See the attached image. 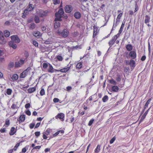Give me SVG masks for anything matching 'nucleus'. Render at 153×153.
Masks as SVG:
<instances>
[{
    "label": "nucleus",
    "instance_id": "51",
    "mask_svg": "<svg viewBox=\"0 0 153 153\" xmlns=\"http://www.w3.org/2000/svg\"><path fill=\"white\" fill-rule=\"evenodd\" d=\"M151 101V99H149L148 100L146 103L145 104V108H146V107H147L148 105V104H149V102H150Z\"/></svg>",
    "mask_w": 153,
    "mask_h": 153
},
{
    "label": "nucleus",
    "instance_id": "62",
    "mask_svg": "<svg viewBox=\"0 0 153 153\" xmlns=\"http://www.w3.org/2000/svg\"><path fill=\"white\" fill-rule=\"evenodd\" d=\"M33 20L32 18L28 19L27 20V23H29L32 22L33 21Z\"/></svg>",
    "mask_w": 153,
    "mask_h": 153
},
{
    "label": "nucleus",
    "instance_id": "12",
    "mask_svg": "<svg viewBox=\"0 0 153 153\" xmlns=\"http://www.w3.org/2000/svg\"><path fill=\"white\" fill-rule=\"evenodd\" d=\"M15 43L12 41H10L9 42V45L13 49H16L17 47V45Z\"/></svg>",
    "mask_w": 153,
    "mask_h": 153
},
{
    "label": "nucleus",
    "instance_id": "63",
    "mask_svg": "<svg viewBox=\"0 0 153 153\" xmlns=\"http://www.w3.org/2000/svg\"><path fill=\"white\" fill-rule=\"evenodd\" d=\"M7 42V41L4 39H3L2 40V44H4Z\"/></svg>",
    "mask_w": 153,
    "mask_h": 153
},
{
    "label": "nucleus",
    "instance_id": "14",
    "mask_svg": "<svg viewBox=\"0 0 153 153\" xmlns=\"http://www.w3.org/2000/svg\"><path fill=\"white\" fill-rule=\"evenodd\" d=\"M48 71L51 73H53L54 72V69L52 65L50 64L49 65Z\"/></svg>",
    "mask_w": 153,
    "mask_h": 153
},
{
    "label": "nucleus",
    "instance_id": "61",
    "mask_svg": "<svg viewBox=\"0 0 153 153\" xmlns=\"http://www.w3.org/2000/svg\"><path fill=\"white\" fill-rule=\"evenodd\" d=\"M72 89L71 87V86H68L66 88L67 90L68 91H70Z\"/></svg>",
    "mask_w": 153,
    "mask_h": 153
},
{
    "label": "nucleus",
    "instance_id": "35",
    "mask_svg": "<svg viewBox=\"0 0 153 153\" xmlns=\"http://www.w3.org/2000/svg\"><path fill=\"white\" fill-rule=\"evenodd\" d=\"M150 19V18L148 16H146L145 17V22L146 23H147L149 21V20Z\"/></svg>",
    "mask_w": 153,
    "mask_h": 153
},
{
    "label": "nucleus",
    "instance_id": "9",
    "mask_svg": "<svg viewBox=\"0 0 153 153\" xmlns=\"http://www.w3.org/2000/svg\"><path fill=\"white\" fill-rule=\"evenodd\" d=\"M64 114L62 113L58 114L55 116V118L56 119L59 118L62 121H63L64 120Z\"/></svg>",
    "mask_w": 153,
    "mask_h": 153
},
{
    "label": "nucleus",
    "instance_id": "37",
    "mask_svg": "<svg viewBox=\"0 0 153 153\" xmlns=\"http://www.w3.org/2000/svg\"><path fill=\"white\" fill-rule=\"evenodd\" d=\"M35 27V25L34 23H31L30 24V28L31 29H33Z\"/></svg>",
    "mask_w": 153,
    "mask_h": 153
},
{
    "label": "nucleus",
    "instance_id": "57",
    "mask_svg": "<svg viewBox=\"0 0 153 153\" xmlns=\"http://www.w3.org/2000/svg\"><path fill=\"white\" fill-rule=\"evenodd\" d=\"M41 148V146H36L35 147H34L33 149H33H39Z\"/></svg>",
    "mask_w": 153,
    "mask_h": 153
},
{
    "label": "nucleus",
    "instance_id": "30",
    "mask_svg": "<svg viewBox=\"0 0 153 153\" xmlns=\"http://www.w3.org/2000/svg\"><path fill=\"white\" fill-rule=\"evenodd\" d=\"M34 8V7H33V5L32 4H29L27 8L29 11H30L32 10Z\"/></svg>",
    "mask_w": 153,
    "mask_h": 153
},
{
    "label": "nucleus",
    "instance_id": "2",
    "mask_svg": "<svg viewBox=\"0 0 153 153\" xmlns=\"http://www.w3.org/2000/svg\"><path fill=\"white\" fill-rule=\"evenodd\" d=\"M64 13V12L63 9L62 8L59 9L58 12L55 13V20H57L59 21H61L62 20L61 18Z\"/></svg>",
    "mask_w": 153,
    "mask_h": 153
},
{
    "label": "nucleus",
    "instance_id": "25",
    "mask_svg": "<svg viewBox=\"0 0 153 153\" xmlns=\"http://www.w3.org/2000/svg\"><path fill=\"white\" fill-rule=\"evenodd\" d=\"M33 35L35 37H38L41 36V34L39 31L34 32Z\"/></svg>",
    "mask_w": 153,
    "mask_h": 153
},
{
    "label": "nucleus",
    "instance_id": "27",
    "mask_svg": "<svg viewBox=\"0 0 153 153\" xmlns=\"http://www.w3.org/2000/svg\"><path fill=\"white\" fill-rule=\"evenodd\" d=\"M18 78V76L16 74H14L12 77V79L13 80H16Z\"/></svg>",
    "mask_w": 153,
    "mask_h": 153
},
{
    "label": "nucleus",
    "instance_id": "59",
    "mask_svg": "<svg viewBox=\"0 0 153 153\" xmlns=\"http://www.w3.org/2000/svg\"><path fill=\"white\" fill-rule=\"evenodd\" d=\"M30 106V103H28L26 104L25 106V107L26 108H29Z\"/></svg>",
    "mask_w": 153,
    "mask_h": 153
},
{
    "label": "nucleus",
    "instance_id": "60",
    "mask_svg": "<svg viewBox=\"0 0 153 153\" xmlns=\"http://www.w3.org/2000/svg\"><path fill=\"white\" fill-rule=\"evenodd\" d=\"M25 113L28 115L30 116L31 115V112L29 110L26 111Z\"/></svg>",
    "mask_w": 153,
    "mask_h": 153
},
{
    "label": "nucleus",
    "instance_id": "40",
    "mask_svg": "<svg viewBox=\"0 0 153 153\" xmlns=\"http://www.w3.org/2000/svg\"><path fill=\"white\" fill-rule=\"evenodd\" d=\"M94 121V119H92L88 123V125L89 126H91L92 123H93Z\"/></svg>",
    "mask_w": 153,
    "mask_h": 153
},
{
    "label": "nucleus",
    "instance_id": "39",
    "mask_svg": "<svg viewBox=\"0 0 153 153\" xmlns=\"http://www.w3.org/2000/svg\"><path fill=\"white\" fill-rule=\"evenodd\" d=\"M40 94L41 96H43L45 94V91L44 89L42 88L40 92Z\"/></svg>",
    "mask_w": 153,
    "mask_h": 153
},
{
    "label": "nucleus",
    "instance_id": "11",
    "mask_svg": "<svg viewBox=\"0 0 153 153\" xmlns=\"http://www.w3.org/2000/svg\"><path fill=\"white\" fill-rule=\"evenodd\" d=\"M25 116L24 114H22L20 116L19 118L17 119V120L19 121V123H22L25 120Z\"/></svg>",
    "mask_w": 153,
    "mask_h": 153
},
{
    "label": "nucleus",
    "instance_id": "42",
    "mask_svg": "<svg viewBox=\"0 0 153 153\" xmlns=\"http://www.w3.org/2000/svg\"><path fill=\"white\" fill-rule=\"evenodd\" d=\"M19 145L20 143H18L16 145L13 149L14 151H15L16 150L17 148L19 147Z\"/></svg>",
    "mask_w": 153,
    "mask_h": 153
},
{
    "label": "nucleus",
    "instance_id": "45",
    "mask_svg": "<svg viewBox=\"0 0 153 153\" xmlns=\"http://www.w3.org/2000/svg\"><path fill=\"white\" fill-rule=\"evenodd\" d=\"M50 130L49 129H48L44 133H45L46 135H48L50 133Z\"/></svg>",
    "mask_w": 153,
    "mask_h": 153
},
{
    "label": "nucleus",
    "instance_id": "19",
    "mask_svg": "<svg viewBox=\"0 0 153 153\" xmlns=\"http://www.w3.org/2000/svg\"><path fill=\"white\" fill-rule=\"evenodd\" d=\"M36 87H33L32 88H29L28 90V93H31L36 90Z\"/></svg>",
    "mask_w": 153,
    "mask_h": 153
},
{
    "label": "nucleus",
    "instance_id": "20",
    "mask_svg": "<svg viewBox=\"0 0 153 153\" xmlns=\"http://www.w3.org/2000/svg\"><path fill=\"white\" fill-rule=\"evenodd\" d=\"M74 16L76 18L79 19L81 17V14L79 12H76L74 14Z\"/></svg>",
    "mask_w": 153,
    "mask_h": 153
},
{
    "label": "nucleus",
    "instance_id": "21",
    "mask_svg": "<svg viewBox=\"0 0 153 153\" xmlns=\"http://www.w3.org/2000/svg\"><path fill=\"white\" fill-rule=\"evenodd\" d=\"M55 21L54 23V26L55 28H57L59 27L60 26V23L57 21H59L58 20H55Z\"/></svg>",
    "mask_w": 153,
    "mask_h": 153
},
{
    "label": "nucleus",
    "instance_id": "8",
    "mask_svg": "<svg viewBox=\"0 0 153 153\" xmlns=\"http://www.w3.org/2000/svg\"><path fill=\"white\" fill-rule=\"evenodd\" d=\"M65 9L66 13H69L72 10L73 7L71 5H67L65 7Z\"/></svg>",
    "mask_w": 153,
    "mask_h": 153
},
{
    "label": "nucleus",
    "instance_id": "50",
    "mask_svg": "<svg viewBox=\"0 0 153 153\" xmlns=\"http://www.w3.org/2000/svg\"><path fill=\"white\" fill-rule=\"evenodd\" d=\"M115 140V138L114 137L110 141V144H112L113 143Z\"/></svg>",
    "mask_w": 153,
    "mask_h": 153
},
{
    "label": "nucleus",
    "instance_id": "53",
    "mask_svg": "<svg viewBox=\"0 0 153 153\" xmlns=\"http://www.w3.org/2000/svg\"><path fill=\"white\" fill-rule=\"evenodd\" d=\"M123 14V13H120V14H119L117 17V19H120L122 15Z\"/></svg>",
    "mask_w": 153,
    "mask_h": 153
},
{
    "label": "nucleus",
    "instance_id": "54",
    "mask_svg": "<svg viewBox=\"0 0 153 153\" xmlns=\"http://www.w3.org/2000/svg\"><path fill=\"white\" fill-rule=\"evenodd\" d=\"M10 124L9 120L8 119H6L5 122V124L6 125H9Z\"/></svg>",
    "mask_w": 153,
    "mask_h": 153
},
{
    "label": "nucleus",
    "instance_id": "52",
    "mask_svg": "<svg viewBox=\"0 0 153 153\" xmlns=\"http://www.w3.org/2000/svg\"><path fill=\"white\" fill-rule=\"evenodd\" d=\"M3 38V33L1 31H0V39H2Z\"/></svg>",
    "mask_w": 153,
    "mask_h": 153
},
{
    "label": "nucleus",
    "instance_id": "48",
    "mask_svg": "<svg viewBox=\"0 0 153 153\" xmlns=\"http://www.w3.org/2000/svg\"><path fill=\"white\" fill-rule=\"evenodd\" d=\"M114 24H113V26L112 30H111V33H111L112 32V31L113 30H114L115 28H116V27L117 26V25H114Z\"/></svg>",
    "mask_w": 153,
    "mask_h": 153
},
{
    "label": "nucleus",
    "instance_id": "55",
    "mask_svg": "<svg viewBox=\"0 0 153 153\" xmlns=\"http://www.w3.org/2000/svg\"><path fill=\"white\" fill-rule=\"evenodd\" d=\"M35 135L38 137L40 135V132L39 131H36L35 132Z\"/></svg>",
    "mask_w": 153,
    "mask_h": 153
},
{
    "label": "nucleus",
    "instance_id": "18",
    "mask_svg": "<svg viewBox=\"0 0 153 153\" xmlns=\"http://www.w3.org/2000/svg\"><path fill=\"white\" fill-rule=\"evenodd\" d=\"M18 103V102H16L13 103L11 106V108L13 109L16 108L18 109L19 108V107H18L17 105Z\"/></svg>",
    "mask_w": 153,
    "mask_h": 153
},
{
    "label": "nucleus",
    "instance_id": "32",
    "mask_svg": "<svg viewBox=\"0 0 153 153\" xmlns=\"http://www.w3.org/2000/svg\"><path fill=\"white\" fill-rule=\"evenodd\" d=\"M12 92V90L10 88H8L6 91V94L8 95H10L11 94Z\"/></svg>",
    "mask_w": 153,
    "mask_h": 153
},
{
    "label": "nucleus",
    "instance_id": "10",
    "mask_svg": "<svg viewBox=\"0 0 153 153\" xmlns=\"http://www.w3.org/2000/svg\"><path fill=\"white\" fill-rule=\"evenodd\" d=\"M129 55L132 59H134L136 58L137 54L135 51H132L130 52Z\"/></svg>",
    "mask_w": 153,
    "mask_h": 153
},
{
    "label": "nucleus",
    "instance_id": "5",
    "mask_svg": "<svg viewBox=\"0 0 153 153\" xmlns=\"http://www.w3.org/2000/svg\"><path fill=\"white\" fill-rule=\"evenodd\" d=\"M12 41L16 43H19L20 42V40L17 35H13L11 36Z\"/></svg>",
    "mask_w": 153,
    "mask_h": 153
},
{
    "label": "nucleus",
    "instance_id": "49",
    "mask_svg": "<svg viewBox=\"0 0 153 153\" xmlns=\"http://www.w3.org/2000/svg\"><path fill=\"white\" fill-rule=\"evenodd\" d=\"M33 44L36 47L38 46V45L37 42L36 41H33Z\"/></svg>",
    "mask_w": 153,
    "mask_h": 153
},
{
    "label": "nucleus",
    "instance_id": "34",
    "mask_svg": "<svg viewBox=\"0 0 153 153\" xmlns=\"http://www.w3.org/2000/svg\"><path fill=\"white\" fill-rule=\"evenodd\" d=\"M14 62H10L8 65V67L10 68H12L14 67Z\"/></svg>",
    "mask_w": 153,
    "mask_h": 153
},
{
    "label": "nucleus",
    "instance_id": "13",
    "mask_svg": "<svg viewBox=\"0 0 153 153\" xmlns=\"http://www.w3.org/2000/svg\"><path fill=\"white\" fill-rule=\"evenodd\" d=\"M70 67H67L66 68H64L63 69H61L60 70H56V71H60L63 73H65L68 71L70 69Z\"/></svg>",
    "mask_w": 153,
    "mask_h": 153
},
{
    "label": "nucleus",
    "instance_id": "36",
    "mask_svg": "<svg viewBox=\"0 0 153 153\" xmlns=\"http://www.w3.org/2000/svg\"><path fill=\"white\" fill-rule=\"evenodd\" d=\"M108 100V97L107 95H105L103 97L102 99V101L104 102H105Z\"/></svg>",
    "mask_w": 153,
    "mask_h": 153
},
{
    "label": "nucleus",
    "instance_id": "7",
    "mask_svg": "<svg viewBox=\"0 0 153 153\" xmlns=\"http://www.w3.org/2000/svg\"><path fill=\"white\" fill-rule=\"evenodd\" d=\"M24 62L25 60L21 59L18 62H15V67L17 68L22 66L24 64Z\"/></svg>",
    "mask_w": 153,
    "mask_h": 153
},
{
    "label": "nucleus",
    "instance_id": "33",
    "mask_svg": "<svg viewBox=\"0 0 153 153\" xmlns=\"http://www.w3.org/2000/svg\"><path fill=\"white\" fill-rule=\"evenodd\" d=\"M100 150V146L99 145H98L95 149L94 152H99Z\"/></svg>",
    "mask_w": 153,
    "mask_h": 153
},
{
    "label": "nucleus",
    "instance_id": "43",
    "mask_svg": "<svg viewBox=\"0 0 153 153\" xmlns=\"http://www.w3.org/2000/svg\"><path fill=\"white\" fill-rule=\"evenodd\" d=\"M57 58L59 61H62L63 59L62 57L60 56H57Z\"/></svg>",
    "mask_w": 153,
    "mask_h": 153
},
{
    "label": "nucleus",
    "instance_id": "47",
    "mask_svg": "<svg viewBox=\"0 0 153 153\" xmlns=\"http://www.w3.org/2000/svg\"><path fill=\"white\" fill-rule=\"evenodd\" d=\"M35 126V123H32L30 124L29 127L31 129L33 128Z\"/></svg>",
    "mask_w": 153,
    "mask_h": 153
},
{
    "label": "nucleus",
    "instance_id": "29",
    "mask_svg": "<svg viewBox=\"0 0 153 153\" xmlns=\"http://www.w3.org/2000/svg\"><path fill=\"white\" fill-rule=\"evenodd\" d=\"M4 35L6 37H9L10 35V32L8 30H6L4 31Z\"/></svg>",
    "mask_w": 153,
    "mask_h": 153
},
{
    "label": "nucleus",
    "instance_id": "3",
    "mask_svg": "<svg viewBox=\"0 0 153 153\" xmlns=\"http://www.w3.org/2000/svg\"><path fill=\"white\" fill-rule=\"evenodd\" d=\"M48 13L47 11H44L41 9H38L36 10V14L40 17H43L46 16Z\"/></svg>",
    "mask_w": 153,
    "mask_h": 153
},
{
    "label": "nucleus",
    "instance_id": "26",
    "mask_svg": "<svg viewBox=\"0 0 153 153\" xmlns=\"http://www.w3.org/2000/svg\"><path fill=\"white\" fill-rule=\"evenodd\" d=\"M126 48L128 51H131L132 48V45L130 44H128L126 45Z\"/></svg>",
    "mask_w": 153,
    "mask_h": 153
},
{
    "label": "nucleus",
    "instance_id": "44",
    "mask_svg": "<svg viewBox=\"0 0 153 153\" xmlns=\"http://www.w3.org/2000/svg\"><path fill=\"white\" fill-rule=\"evenodd\" d=\"M42 66L44 68H46L47 67H48V64H47V63H44L43 64Z\"/></svg>",
    "mask_w": 153,
    "mask_h": 153
},
{
    "label": "nucleus",
    "instance_id": "16",
    "mask_svg": "<svg viewBox=\"0 0 153 153\" xmlns=\"http://www.w3.org/2000/svg\"><path fill=\"white\" fill-rule=\"evenodd\" d=\"M124 24H125L123 22V23L121 25V27L120 28V29L119 31V32L117 34V36H119L120 34L121 33V32L123 31V28L124 27Z\"/></svg>",
    "mask_w": 153,
    "mask_h": 153
},
{
    "label": "nucleus",
    "instance_id": "17",
    "mask_svg": "<svg viewBox=\"0 0 153 153\" xmlns=\"http://www.w3.org/2000/svg\"><path fill=\"white\" fill-rule=\"evenodd\" d=\"M129 65L131 67L134 68L135 66V62L132 59H131L129 62Z\"/></svg>",
    "mask_w": 153,
    "mask_h": 153
},
{
    "label": "nucleus",
    "instance_id": "46",
    "mask_svg": "<svg viewBox=\"0 0 153 153\" xmlns=\"http://www.w3.org/2000/svg\"><path fill=\"white\" fill-rule=\"evenodd\" d=\"M6 130L5 128H2L0 130V132L1 133H4L6 132Z\"/></svg>",
    "mask_w": 153,
    "mask_h": 153
},
{
    "label": "nucleus",
    "instance_id": "22",
    "mask_svg": "<svg viewBox=\"0 0 153 153\" xmlns=\"http://www.w3.org/2000/svg\"><path fill=\"white\" fill-rule=\"evenodd\" d=\"M16 132V131H15V128L14 127H12L10 129V135H13L15 134Z\"/></svg>",
    "mask_w": 153,
    "mask_h": 153
},
{
    "label": "nucleus",
    "instance_id": "28",
    "mask_svg": "<svg viewBox=\"0 0 153 153\" xmlns=\"http://www.w3.org/2000/svg\"><path fill=\"white\" fill-rule=\"evenodd\" d=\"M34 21L36 23H38L39 22L40 20L39 17L37 16H35L34 18Z\"/></svg>",
    "mask_w": 153,
    "mask_h": 153
},
{
    "label": "nucleus",
    "instance_id": "56",
    "mask_svg": "<svg viewBox=\"0 0 153 153\" xmlns=\"http://www.w3.org/2000/svg\"><path fill=\"white\" fill-rule=\"evenodd\" d=\"M59 100L57 98H54L53 99V101L54 102H57L59 101Z\"/></svg>",
    "mask_w": 153,
    "mask_h": 153
},
{
    "label": "nucleus",
    "instance_id": "6",
    "mask_svg": "<svg viewBox=\"0 0 153 153\" xmlns=\"http://www.w3.org/2000/svg\"><path fill=\"white\" fill-rule=\"evenodd\" d=\"M119 36L117 35H115L112 38V39L108 43L109 45L111 47L113 45L116 39Z\"/></svg>",
    "mask_w": 153,
    "mask_h": 153
},
{
    "label": "nucleus",
    "instance_id": "15",
    "mask_svg": "<svg viewBox=\"0 0 153 153\" xmlns=\"http://www.w3.org/2000/svg\"><path fill=\"white\" fill-rule=\"evenodd\" d=\"M93 37H94L96 35L97 32L98 31V29L96 26H94L93 27Z\"/></svg>",
    "mask_w": 153,
    "mask_h": 153
},
{
    "label": "nucleus",
    "instance_id": "58",
    "mask_svg": "<svg viewBox=\"0 0 153 153\" xmlns=\"http://www.w3.org/2000/svg\"><path fill=\"white\" fill-rule=\"evenodd\" d=\"M146 59V56L145 55H143L142 57L141 60L142 61H144Z\"/></svg>",
    "mask_w": 153,
    "mask_h": 153
},
{
    "label": "nucleus",
    "instance_id": "64",
    "mask_svg": "<svg viewBox=\"0 0 153 153\" xmlns=\"http://www.w3.org/2000/svg\"><path fill=\"white\" fill-rule=\"evenodd\" d=\"M40 123H37L36 124V125L35 126V128H37L39 126H40Z\"/></svg>",
    "mask_w": 153,
    "mask_h": 153
},
{
    "label": "nucleus",
    "instance_id": "38",
    "mask_svg": "<svg viewBox=\"0 0 153 153\" xmlns=\"http://www.w3.org/2000/svg\"><path fill=\"white\" fill-rule=\"evenodd\" d=\"M109 82L110 83L114 85H116L117 84L116 82L113 79L110 80H109Z\"/></svg>",
    "mask_w": 153,
    "mask_h": 153
},
{
    "label": "nucleus",
    "instance_id": "1",
    "mask_svg": "<svg viewBox=\"0 0 153 153\" xmlns=\"http://www.w3.org/2000/svg\"><path fill=\"white\" fill-rule=\"evenodd\" d=\"M56 33L58 35L61 36L63 38H66L68 37L69 34V32L67 29H64L61 32L58 30Z\"/></svg>",
    "mask_w": 153,
    "mask_h": 153
},
{
    "label": "nucleus",
    "instance_id": "23",
    "mask_svg": "<svg viewBox=\"0 0 153 153\" xmlns=\"http://www.w3.org/2000/svg\"><path fill=\"white\" fill-rule=\"evenodd\" d=\"M82 62H81L78 63L76 65V68L78 69H81L82 67Z\"/></svg>",
    "mask_w": 153,
    "mask_h": 153
},
{
    "label": "nucleus",
    "instance_id": "4",
    "mask_svg": "<svg viewBox=\"0 0 153 153\" xmlns=\"http://www.w3.org/2000/svg\"><path fill=\"white\" fill-rule=\"evenodd\" d=\"M30 68H28L26 70L24 71L20 75V77L21 78H24L29 73Z\"/></svg>",
    "mask_w": 153,
    "mask_h": 153
},
{
    "label": "nucleus",
    "instance_id": "24",
    "mask_svg": "<svg viewBox=\"0 0 153 153\" xmlns=\"http://www.w3.org/2000/svg\"><path fill=\"white\" fill-rule=\"evenodd\" d=\"M119 88L117 86H114L112 87L111 89L113 91L117 92L119 90Z\"/></svg>",
    "mask_w": 153,
    "mask_h": 153
},
{
    "label": "nucleus",
    "instance_id": "41",
    "mask_svg": "<svg viewBox=\"0 0 153 153\" xmlns=\"http://www.w3.org/2000/svg\"><path fill=\"white\" fill-rule=\"evenodd\" d=\"M53 4H59L60 2V0H53Z\"/></svg>",
    "mask_w": 153,
    "mask_h": 153
},
{
    "label": "nucleus",
    "instance_id": "31",
    "mask_svg": "<svg viewBox=\"0 0 153 153\" xmlns=\"http://www.w3.org/2000/svg\"><path fill=\"white\" fill-rule=\"evenodd\" d=\"M52 42V41L51 39H48L45 41V43L47 44H51Z\"/></svg>",
    "mask_w": 153,
    "mask_h": 153
}]
</instances>
